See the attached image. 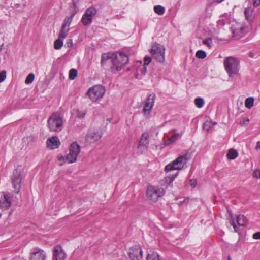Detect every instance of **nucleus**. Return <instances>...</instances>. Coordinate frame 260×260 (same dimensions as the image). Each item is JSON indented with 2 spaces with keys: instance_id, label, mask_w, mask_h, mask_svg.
<instances>
[{
  "instance_id": "1a4fd4ad",
  "label": "nucleus",
  "mask_w": 260,
  "mask_h": 260,
  "mask_svg": "<svg viewBox=\"0 0 260 260\" xmlns=\"http://www.w3.org/2000/svg\"><path fill=\"white\" fill-rule=\"evenodd\" d=\"M96 13V10L94 7L88 8L85 14L83 15L81 21L84 26H87L91 24L92 18Z\"/></svg>"
},
{
  "instance_id": "c85d7f7f",
  "label": "nucleus",
  "mask_w": 260,
  "mask_h": 260,
  "mask_svg": "<svg viewBox=\"0 0 260 260\" xmlns=\"http://www.w3.org/2000/svg\"><path fill=\"white\" fill-rule=\"evenodd\" d=\"M195 105L196 106L199 108H202L204 104V101L203 99L201 98H196L194 100Z\"/></svg>"
},
{
  "instance_id": "5fc2aeb1",
  "label": "nucleus",
  "mask_w": 260,
  "mask_h": 260,
  "mask_svg": "<svg viewBox=\"0 0 260 260\" xmlns=\"http://www.w3.org/2000/svg\"><path fill=\"white\" fill-rule=\"evenodd\" d=\"M217 124V123L215 122H214V123H213V125H215V124Z\"/></svg>"
},
{
  "instance_id": "9d476101",
  "label": "nucleus",
  "mask_w": 260,
  "mask_h": 260,
  "mask_svg": "<svg viewBox=\"0 0 260 260\" xmlns=\"http://www.w3.org/2000/svg\"><path fill=\"white\" fill-rule=\"evenodd\" d=\"M11 179L15 192L16 193H18L21 188V183L22 181L20 171L18 169H15L13 172Z\"/></svg>"
},
{
  "instance_id": "cd10ccee",
  "label": "nucleus",
  "mask_w": 260,
  "mask_h": 260,
  "mask_svg": "<svg viewBox=\"0 0 260 260\" xmlns=\"http://www.w3.org/2000/svg\"><path fill=\"white\" fill-rule=\"evenodd\" d=\"M159 257L156 252H152L147 255V260H159Z\"/></svg>"
},
{
  "instance_id": "4be33fe9",
  "label": "nucleus",
  "mask_w": 260,
  "mask_h": 260,
  "mask_svg": "<svg viewBox=\"0 0 260 260\" xmlns=\"http://www.w3.org/2000/svg\"><path fill=\"white\" fill-rule=\"evenodd\" d=\"M238 154L236 150L231 149L229 150L226 156L229 159L232 160L235 159L238 156Z\"/></svg>"
},
{
  "instance_id": "49530a36",
  "label": "nucleus",
  "mask_w": 260,
  "mask_h": 260,
  "mask_svg": "<svg viewBox=\"0 0 260 260\" xmlns=\"http://www.w3.org/2000/svg\"><path fill=\"white\" fill-rule=\"evenodd\" d=\"M141 72L142 74H145L147 72L146 67L144 66L143 69H141Z\"/></svg>"
},
{
  "instance_id": "2f4dec72",
  "label": "nucleus",
  "mask_w": 260,
  "mask_h": 260,
  "mask_svg": "<svg viewBox=\"0 0 260 260\" xmlns=\"http://www.w3.org/2000/svg\"><path fill=\"white\" fill-rule=\"evenodd\" d=\"M35 78V75L32 73L29 74L26 77L25 80V83L27 84L31 83Z\"/></svg>"
},
{
  "instance_id": "473e14b6",
  "label": "nucleus",
  "mask_w": 260,
  "mask_h": 260,
  "mask_svg": "<svg viewBox=\"0 0 260 260\" xmlns=\"http://www.w3.org/2000/svg\"><path fill=\"white\" fill-rule=\"evenodd\" d=\"M196 56L198 58L203 59L206 57V53L204 51L198 50L196 52Z\"/></svg>"
},
{
  "instance_id": "423d86ee",
  "label": "nucleus",
  "mask_w": 260,
  "mask_h": 260,
  "mask_svg": "<svg viewBox=\"0 0 260 260\" xmlns=\"http://www.w3.org/2000/svg\"><path fill=\"white\" fill-rule=\"evenodd\" d=\"M165 49L160 44H154L150 50L152 57L158 62H164L165 61Z\"/></svg>"
},
{
  "instance_id": "6ab92c4d",
  "label": "nucleus",
  "mask_w": 260,
  "mask_h": 260,
  "mask_svg": "<svg viewBox=\"0 0 260 260\" xmlns=\"http://www.w3.org/2000/svg\"><path fill=\"white\" fill-rule=\"evenodd\" d=\"M149 135L148 133H143L140 138L138 148H140L141 146H144L147 149L149 145Z\"/></svg>"
},
{
  "instance_id": "09e8293b",
  "label": "nucleus",
  "mask_w": 260,
  "mask_h": 260,
  "mask_svg": "<svg viewBox=\"0 0 260 260\" xmlns=\"http://www.w3.org/2000/svg\"><path fill=\"white\" fill-rule=\"evenodd\" d=\"M255 149L256 150H258L260 149V141H258L256 143V146L255 147Z\"/></svg>"
},
{
  "instance_id": "aec40b11",
  "label": "nucleus",
  "mask_w": 260,
  "mask_h": 260,
  "mask_svg": "<svg viewBox=\"0 0 260 260\" xmlns=\"http://www.w3.org/2000/svg\"><path fill=\"white\" fill-rule=\"evenodd\" d=\"M244 13L245 17L248 21H250L252 20L254 17V11L251 7L246 8L244 10Z\"/></svg>"
},
{
  "instance_id": "4468645a",
  "label": "nucleus",
  "mask_w": 260,
  "mask_h": 260,
  "mask_svg": "<svg viewBox=\"0 0 260 260\" xmlns=\"http://www.w3.org/2000/svg\"><path fill=\"white\" fill-rule=\"evenodd\" d=\"M155 98L156 96L154 93L149 95L143 109L144 114H149L153 107Z\"/></svg>"
},
{
  "instance_id": "864d4df0",
  "label": "nucleus",
  "mask_w": 260,
  "mask_h": 260,
  "mask_svg": "<svg viewBox=\"0 0 260 260\" xmlns=\"http://www.w3.org/2000/svg\"><path fill=\"white\" fill-rule=\"evenodd\" d=\"M228 260H232V259H231V258H230V256H228Z\"/></svg>"
},
{
  "instance_id": "9b49d317",
  "label": "nucleus",
  "mask_w": 260,
  "mask_h": 260,
  "mask_svg": "<svg viewBox=\"0 0 260 260\" xmlns=\"http://www.w3.org/2000/svg\"><path fill=\"white\" fill-rule=\"evenodd\" d=\"M246 27L243 24L239 23H235L231 26V30L233 36L236 39H239L245 33Z\"/></svg>"
},
{
  "instance_id": "a878e982",
  "label": "nucleus",
  "mask_w": 260,
  "mask_h": 260,
  "mask_svg": "<svg viewBox=\"0 0 260 260\" xmlns=\"http://www.w3.org/2000/svg\"><path fill=\"white\" fill-rule=\"evenodd\" d=\"M65 28L66 27H64V26H62L59 34V38L62 39H64L66 37L69 31V28L67 29V30H65Z\"/></svg>"
},
{
  "instance_id": "a19ab883",
  "label": "nucleus",
  "mask_w": 260,
  "mask_h": 260,
  "mask_svg": "<svg viewBox=\"0 0 260 260\" xmlns=\"http://www.w3.org/2000/svg\"><path fill=\"white\" fill-rule=\"evenodd\" d=\"M58 159L60 161V163L59 165L60 166H61L64 163L66 158H64L63 156H58Z\"/></svg>"
},
{
  "instance_id": "3c124183",
  "label": "nucleus",
  "mask_w": 260,
  "mask_h": 260,
  "mask_svg": "<svg viewBox=\"0 0 260 260\" xmlns=\"http://www.w3.org/2000/svg\"><path fill=\"white\" fill-rule=\"evenodd\" d=\"M176 176H177V174H176L175 175V176H172V178L171 179V181H172L174 179V178L176 177Z\"/></svg>"
},
{
  "instance_id": "603ef678",
  "label": "nucleus",
  "mask_w": 260,
  "mask_h": 260,
  "mask_svg": "<svg viewBox=\"0 0 260 260\" xmlns=\"http://www.w3.org/2000/svg\"><path fill=\"white\" fill-rule=\"evenodd\" d=\"M107 120L108 121H109V122H110L111 121V120H112V119L111 118H108L107 119Z\"/></svg>"
},
{
  "instance_id": "ea45409f",
  "label": "nucleus",
  "mask_w": 260,
  "mask_h": 260,
  "mask_svg": "<svg viewBox=\"0 0 260 260\" xmlns=\"http://www.w3.org/2000/svg\"><path fill=\"white\" fill-rule=\"evenodd\" d=\"M179 136V134L176 133V134H174L170 138L172 140V142H173H173H175L177 140V139L178 138Z\"/></svg>"
},
{
  "instance_id": "72a5a7b5",
  "label": "nucleus",
  "mask_w": 260,
  "mask_h": 260,
  "mask_svg": "<svg viewBox=\"0 0 260 260\" xmlns=\"http://www.w3.org/2000/svg\"><path fill=\"white\" fill-rule=\"evenodd\" d=\"M212 123L210 121H206L203 124V128L205 131H209L212 128Z\"/></svg>"
},
{
  "instance_id": "393cba45",
  "label": "nucleus",
  "mask_w": 260,
  "mask_h": 260,
  "mask_svg": "<svg viewBox=\"0 0 260 260\" xmlns=\"http://www.w3.org/2000/svg\"><path fill=\"white\" fill-rule=\"evenodd\" d=\"M63 40L61 38H59L54 41V47L55 49L58 50L63 46Z\"/></svg>"
},
{
  "instance_id": "79ce46f5",
  "label": "nucleus",
  "mask_w": 260,
  "mask_h": 260,
  "mask_svg": "<svg viewBox=\"0 0 260 260\" xmlns=\"http://www.w3.org/2000/svg\"><path fill=\"white\" fill-rule=\"evenodd\" d=\"M252 238L254 239H260V232L254 233L252 236Z\"/></svg>"
},
{
  "instance_id": "f704fd0d",
  "label": "nucleus",
  "mask_w": 260,
  "mask_h": 260,
  "mask_svg": "<svg viewBox=\"0 0 260 260\" xmlns=\"http://www.w3.org/2000/svg\"><path fill=\"white\" fill-rule=\"evenodd\" d=\"M202 43L204 44H206L209 47L212 46V40L211 38H208L207 39H204L203 40Z\"/></svg>"
},
{
  "instance_id": "39448f33",
  "label": "nucleus",
  "mask_w": 260,
  "mask_h": 260,
  "mask_svg": "<svg viewBox=\"0 0 260 260\" xmlns=\"http://www.w3.org/2000/svg\"><path fill=\"white\" fill-rule=\"evenodd\" d=\"M187 154L180 155L172 162L165 166V171L167 172L173 170H181L184 168L187 160Z\"/></svg>"
},
{
  "instance_id": "bb28decb",
  "label": "nucleus",
  "mask_w": 260,
  "mask_h": 260,
  "mask_svg": "<svg viewBox=\"0 0 260 260\" xmlns=\"http://www.w3.org/2000/svg\"><path fill=\"white\" fill-rule=\"evenodd\" d=\"M228 212H229V215H230V219H229L230 223L233 227L235 232H237L238 231V228H237L235 222L234 221V219L233 216V215H232V213L229 210H228Z\"/></svg>"
},
{
  "instance_id": "7c9ffc66",
  "label": "nucleus",
  "mask_w": 260,
  "mask_h": 260,
  "mask_svg": "<svg viewBox=\"0 0 260 260\" xmlns=\"http://www.w3.org/2000/svg\"><path fill=\"white\" fill-rule=\"evenodd\" d=\"M74 16V14L72 15L70 17L66 18L64 19L63 24L62 26H64V27L69 26L72 21L73 17Z\"/></svg>"
},
{
  "instance_id": "412c9836",
  "label": "nucleus",
  "mask_w": 260,
  "mask_h": 260,
  "mask_svg": "<svg viewBox=\"0 0 260 260\" xmlns=\"http://www.w3.org/2000/svg\"><path fill=\"white\" fill-rule=\"evenodd\" d=\"M236 221L238 224L241 226H244L247 224V219L244 215H238L237 217Z\"/></svg>"
},
{
  "instance_id": "5701e85b",
  "label": "nucleus",
  "mask_w": 260,
  "mask_h": 260,
  "mask_svg": "<svg viewBox=\"0 0 260 260\" xmlns=\"http://www.w3.org/2000/svg\"><path fill=\"white\" fill-rule=\"evenodd\" d=\"M165 8L161 5H156L154 7V11L158 15H161L165 13Z\"/></svg>"
},
{
  "instance_id": "ddd939ff",
  "label": "nucleus",
  "mask_w": 260,
  "mask_h": 260,
  "mask_svg": "<svg viewBox=\"0 0 260 260\" xmlns=\"http://www.w3.org/2000/svg\"><path fill=\"white\" fill-rule=\"evenodd\" d=\"M66 254L62 248L59 245H56L53 249L52 260H65Z\"/></svg>"
},
{
  "instance_id": "20e7f679",
  "label": "nucleus",
  "mask_w": 260,
  "mask_h": 260,
  "mask_svg": "<svg viewBox=\"0 0 260 260\" xmlns=\"http://www.w3.org/2000/svg\"><path fill=\"white\" fill-rule=\"evenodd\" d=\"M165 194V189L158 186L149 185L146 190L147 198L153 202H156L159 198Z\"/></svg>"
},
{
  "instance_id": "c9c22d12",
  "label": "nucleus",
  "mask_w": 260,
  "mask_h": 260,
  "mask_svg": "<svg viewBox=\"0 0 260 260\" xmlns=\"http://www.w3.org/2000/svg\"><path fill=\"white\" fill-rule=\"evenodd\" d=\"M22 141H23V143H24L25 144V146H27L29 144V143L32 141V137H24L23 138V139H22Z\"/></svg>"
},
{
  "instance_id": "f03ea898",
  "label": "nucleus",
  "mask_w": 260,
  "mask_h": 260,
  "mask_svg": "<svg viewBox=\"0 0 260 260\" xmlns=\"http://www.w3.org/2000/svg\"><path fill=\"white\" fill-rule=\"evenodd\" d=\"M48 126L51 132H58L62 130L63 126V118L59 113L54 112L48 119Z\"/></svg>"
},
{
  "instance_id": "7ed1b4c3",
  "label": "nucleus",
  "mask_w": 260,
  "mask_h": 260,
  "mask_svg": "<svg viewBox=\"0 0 260 260\" xmlns=\"http://www.w3.org/2000/svg\"><path fill=\"white\" fill-rule=\"evenodd\" d=\"M223 64L230 78L238 74L239 61L236 58L232 56L227 57L225 58Z\"/></svg>"
},
{
  "instance_id": "37998d69",
  "label": "nucleus",
  "mask_w": 260,
  "mask_h": 260,
  "mask_svg": "<svg viewBox=\"0 0 260 260\" xmlns=\"http://www.w3.org/2000/svg\"><path fill=\"white\" fill-rule=\"evenodd\" d=\"M172 143H173V142H172V140L170 138H169L166 141H165V144L166 145H169Z\"/></svg>"
},
{
  "instance_id": "f3484780",
  "label": "nucleus",
  "mask_w": 260,
  "mask_h": 260,
  "mask_svg": "<svg viewBox=\"0 0 260 260\" xmlns=\"http://www.w3.org/2000/svg\"><path fill=\"white\" fill-rule=\"evenodd\" d=\"M10 206V197L4 192H0V207L8 209Z\"/></svg>"
},
{
  "instance_id": "c756f323",
  "label": "nucleus",
  "mask_w": 260,
  "mask_h": 260,
  "mask_svg": "<svg viewBox=\"0 0 260 260\" xmlns=\"http://www.w3.org/2000/svg\"><path fill=\"white\" fill-rule=\"evenodd\" d=\"M77 70L75 69H72L69 71V78L71 80H74L77 76Z\"/></svg>"
},
{
  "instance_id": "2eb2a0df",
  "label": "nucleus",
  "mask_w": 260,
  "mask_h": 260,
  "mask_svg": "<svg viewBox=\"0 0 260 260\" xmlns=\"http://www.w3.org/2000/svg\"><path fill=\"white\" fill-rule=\"evenodd\" d=\"M46 258L45 252L40 248H35L30 254V260H45Z\"/></svg>"
},
{
  "instance_id": "e433bc0d",
  "label": "nucleus",
  "mask_w": 260,
  "mask_h": 260,
  "mask_svg": "<svg viewBox=\"0 0 260 260\" xmlns=\"http://www.w3.org/2000/svg\"><path fill=\"white\" fill-rule=\"evenodd\" d=\"M6 78V72L2 71L0 72V83L3 82Z\"/></svg>"
},
{
  "instance_id": "c03bdc74",
  "label": "nucleus",
  "mask_w": 260,
  "mask_h": 260,
  "mask_svg": "<svg viewBox=\"0 0 260 260\" xmlns=\"http://www.w3.org/2000/svg\"><path fill=\"white\" fill-rule=\"evenodd\" d=\"M260 4V0H253V5L258 6Z\"/></svg>"
},
{
  "instance_id": "4c0bfd02",
  "label": "nucleus",
  "mask_w": 260,
  "mask_h": 260,
  "mask_svg": "<svg viewBox=\"0 0 260 260\" xmlns=\"http://www.w3.org/2000/svg\"><path fill=\"white\" fill-rule=\"evenodd\" d=\"M144 66L149 65L151 62V58L150 57L145 56L144 59Z\"/></svg>"
},
{
  "instance_id": "b1692460",
  "label": "nucleus",
  "mask_w": 260,
  "mask_h": 260,
  "mask_svg": "<svg viewBox=\"0 0 260 260\" xmlns=\"http://www.w3.org/2000/svg\"><path fill=\"white\" fill-rule=\"evenodd\" d=\"M254 103V98L252 97L247 98L245 101V106L248 109H250Z\"/></svg>"
},
{
  "instance_id": "58836bf2",
  "label": "nucleus",
  "mask_w": 260,
  "mask_h": 260,
  "mask_svg": "<svg viewBox=\"0 0 260 260\" xmlns=\"http://www.w3.org/2000/svg\"><path fill=\"white\" fill-rule=\"evenodd\" d=\"M252 176L255 178H260V170H256L252 173Z\"/></svg>"
},
{
  "instance_id": "de8ad7c7",
  "label": "nucleus",
  "mask_w": 260,
  "mask_h": 260,
  "mask_svg": "<svg viewBox=\"0 0 260 260\" xmlns=\"http://www.w3.org/2000/svg\"><path fill=\"white\" fill-rule=\"evenodd\" d=\"M67 44L68 46H71L73 44L72 40L71 39H69L67 41Z\"/></svg>"
},
{
  "instance_id": "f257e3e1",
  "label": "nucleus",
  "mask_w": 260,
  "mask_h": 260,
  "mask_svg": "<svg viewBox=\"0 0 260 260\" xmlns=\"http://www.w3.org/2000/svg\"><path fill=\"white\" fill-rule=\"evenodd\" d=\"M128 62L127 56L122 52L114 55L105 53L102 55L101 64L102 66L110 64L111 71L114 73L121 70L122 67Z\"/></svg>"
},
{
  "instance_id": "0eeeda50",
  "label": "nucleus",
  "mask_w": 260,
  "mask_h": 260,
  "mask_svg": "<svg viewBox=\"0 0 260 260\" xmlns=\"http://www.w3.org/2000/svg\"><path fill=\"white\" fill-rule=\"evenodd\" d=\"M105 93V88L101 85H96L90 88L87 92L90 100L96 102L101 100Z\"/></svg>"
},
{
  "instance_id": "f8f14e48",
  "label": "nucleus",
  "mask_w": 260,
  "mask_h": 260,
  "mask_svg": "<svg viewBox=\"0 0 260 260\" xmlns=\"http://www.w3.org/2000/svg\"><path fill=\"white\" fill-rule=\"evenodd\" d=\"M102 137V134L98 130H91L88 132L85 136V140L89 143H95Z\"/></svg>"
},
{
  "instance_id": "a211bd4d",
  "label": "nucleus",
  "mask_w": 260,
  "mask_h": 260,
  "mask_svg": "<svg viewBox=\"0 0 260 260\" xmlns=\"http://www.w3.org/2000/svg\"><path fill=\"white\" fill-rule=\"evenodd\" d=\"M46 143L47 147L51 149L58 148L60 144L59 140L57 136H53L48 139Z\"/></svg>"
},
{
  "instance_id": "a18cd8bd",
  "label": "nucleus",
  "mask_w": 260,
  "mask_h": 260,
  "mask_svg": "<svg viewBox=\"0 0 260 260\" xmlns=\"http://www.w3.org/2000/svg\"><path fill=\"white\" fill-rule=\"evenodd\" d=\"M196 185V181L194 180H190V185L193 187H194Z\"/></svg>"
},
{
  "instance_id": "8fccbe9b",
  "label": "nucleus",
  "mask_w": 260,
  "mask_h": 260,
  "mask_svg": "<svg viewBox=\"0 0 260 260\" xmlns=\"http://www.w3.org/2000/svg\"><path fill=\"white\" fill-rule=\"evenodd\" d=\"M249 120L248 118H247V119H245V120L244 119V121H243V124H248V123L249 122Z\"/></svg>"
},
{
  "instance_id": "6e6552de",
  "label": "nucleus",
  "mask_w": 260,
  "mask_h": 260,
  "mask_svg": "<svg viewBox=\"0 0 260 260\" xmlns=\"http://www.w3.org/2000/svg\"><path fill=\"white\" fill-rule=\"evenodd\" d=\"M80 152V146L77 143L71 144L69 153L66 157V160L69 163H73L76 161L77 158Z\"/></svg>"
},
{
  "instance_id": "dca6fc26",
  "label": "nucleus",
  "mask_w": 260,
  "mask_h": 260,
  "mask_svg": "<svg viewBox=\"0 0 260 260\" xmlns=\"http://www.w3.org/2000/svg\"><path fill=\"white\" fill-rule=\"evenodd\" d=\"M129 256L132 260H140L142 258V251L139 246H134L129 250Z\"/></svg>"
}]
</instances>
